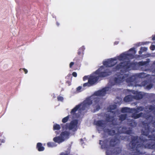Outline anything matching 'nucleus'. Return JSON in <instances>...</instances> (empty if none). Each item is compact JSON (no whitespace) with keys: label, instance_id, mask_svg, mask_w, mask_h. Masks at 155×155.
<instances>
[{"label":"nucleus","instance_id":"1","mask_svg":"<svg viewBox=\"0 0 155 155\" xmlns=\"http://www.w3.org/2000/svg\"><path fill=\"white\" fill-rule=\"evenodd\" d=\"M110 90L111 88L106 87L95 92L93 95L87 98L82 103L76 106L71 110L70 115L62 119V122L65 123L69 119L70 120L71 119H72L78 117L79 115H78L76 114V112H78L80 113L82 110L87 108L91 104H93V105L96 108V110H98L100 109V105L101 104L99 100V97L108 93Z\"/></svg>","mask_w":155,"mask_h":155},{"label":"nucleus","instance_id":"2","mask_svg":"<svg viewBox=\"0 0 155 155\" xmlns=\"http://www.w3.org/2000/svg\"><path fill=\"white\" fill-rule=\"evenodd\" d=\"M136 52L134 48H132L127 52H125L114 58L110 59L111 66L117 63V60L122 61L117 66L114 71H116L120 69H122L120 70L121 71H123L124 70L127 71L134 69V67L136 65V64L135 63H130L128 60L129 59L133 58V55L135 54Z\"/></svg>","mask_w":155,"mask_h":155},{"label":"nucleus","instance_id":"3","mask_svg":"<svg viewBox=\"0 0 155 155\" xmlns=\"http://www.w3.org/2000/svg\"><path fill=\"white\" fill-rule=\"evenodd\" d=\"M145 110L146 112V114L144 115H143L142 113H140L138 114H134L133 115L131 118L137 119L141 116L145 117L147 121L149 122V123L148 124L147 123H144L145 124V129L144 131H143V135L147 136L149 134H150V133H152L153 132V137H151V136L149 135L148 137L150 138L149 139L150 140H155V136L154 135V131L151 129V128H150V125L152 124L153 122V121L152 120V117L149 116V114H148L149 112H152L155 114V109H154L153 106H150L147 107Z\"/></svg>","mask_w":155,"mask_h":155},{"label":"nucleus","instance_id":"4","mask_svg":"<svg viewBox=\"0 0 155 155\" xmlns=\"http://www.w3.org/2000/svg\"><path fill=\"white\" fill-rule=\"evenodd\" d=\"M78 121L76 120L72 121L70 124H67L62 126V131L59 136L54 137L53 141L56 143H60L68 139L69 137V130L73 131L77 129Z\"/></svg>","mask_w":155,"mask_h":155},{"label":"nucleus","instance_id":"5","mask_svg":"<svg viewBox=\"0 0 155 155\" xmlns=\"http://www.w3.org/2000/svg\"><path fill=\"white\" fill-rule=\"evenodd\" d=\"M111 72L107 68L101 66L89 78L88 82L83 84V87H89L96 83L99 77H105L110 75Z\"/></svg>","mask_w":155,"mask_h":155},{"label":"nucleus","instance_id":"6","mask_svg":"<svg viewBox=\"0 0 155 155\" xmlns=\"http://www.w3.org/2000/svg\"><path fill=\"white\" fill-rule=\"evenodd\" d=\"M149 142H147V141L145 140H143L139 138L138 139L136 137H133L132 140L130 145L132 149L131 151L132 155H138L139 151L138 150V148L140 147H145L148 148H152L153 147L152 145L148 144Z\"/></svg>","mask_w":155,"mask_h":155},{"label":"nucleus","instance_id":"7","mask_svg":"<svg viewBox=\"0 0 155 155\" xmlns=\"http://www.w3.org/2000/svg\"><path fill=\"white\" fill-rule=\"evenodd\" d=\"M136 78L135 75L130 77L127 74H120L115 76L111 84L112 85H122L125 83H133Z\"/></svg>","mask_w":155,"mask_h":155},{"label":"nucleus","instance_id":"8","mask_svg":"<svg viewBox=\"0 0 155 155\" xmlns=\"http://www.w3.org/2000/svg\"><path fill=\"white\" fill-rule=\"evenodd\" d=\"M131 92L134 94V95H129L126 96L124 98L125 101L128 102L133 100L134 99H139L143 97V93L142 92H138L134 91H131Z\"/></svg>","mask_w":155,"mask_h":155},{"label":"nucleus","instance_id":"9","mask_svg":"<svg viewBox=\"0 0 155 155\" xmlns=\"http://www.w3.org/2000/svg\"><path fill=\"white\" fill-rule=\"evenodd\" d=\"M115 131L114 130L112 129L110 130H109L108 129L106 130V129H104V131L106 133H107L111 135H114L117 134H121L124 133L127 134L130 133V130H126L125 128L120 127L115 129Z\"/></svg>","mask_w":155,"mask_h":155},{"label":"nucleus","instance_id":"10","mask_svg":"<svg viewBox=\"0 0 155 155\" xmlns=\"http://www.w3.org/2000/svg\"><path fill=\"white\" fill-rule=\"evenodd\" d=\"M143 110V108L141 107H138L137 109H130L127 107H124L121 110V112L122 113H133L134 112H138Z\"/></svg>","mask_w":155,"mask_h":155},{"label":"nucleus","instance_id":"11","mask_svg":"<svg viewBox=\"0 0 155 155\" xmlns=\"http://www.w3.org/2000/svg\"><path fill=\"white\" fill-rule=\"evenodd\" d=\"M94 124L97 126V129L98 131L104 129L105 124L103 121H95Z\"/></svg>","mask_w":155,"mask_h":155},{"label":"nucleus","instance_id":"12","mask_svg":"<svg viewBox=\"0 0 155 155\" xmlns=\"http://www.w3.org/2000/svg\"><path fill=\"white\" fill-rule=\"evenodd\" d=\"M61 128L60 126L59 125L55 124L53 126V128L54 130H57L55 132V134H56L57 135L59 134V131L58 130L60 129Z\"/></svg>","mask_w":155,"mask_h":155},{"label":"nucleus","instance_id":"13","mask_svg":"<svg viewBox=\"0 0 155 155\" xmlns=\"http://www.w3.org/2000/svg\"><path fill=\"white\" fill-rule=\"evenodd\" d=\"M103 64L106 67H111V64L110 62V59H107L103 62Z\"/></svg>","mask_w":155,"mask_h":155},{"label":"nucleus","instance_id":"14","mask_svg":"<svg viewBox=\"0 0 155 155\" xmlns=\"http://www.w3.org/2000/svg\"><path fill=\"white\" fill-rule=\"evenodd\" d=\"M119 141L117 139H112L109 143L110 146H114L119 143Z\"/></svg>","mask_w":155,"mask_h":155},{"label":"nucleus","instance_id":"15","mask_svg":"<svg viewBox=\"0 0 155 155\" xmlns=\"http://www.w3.org/2000/svg\"><path fill=\"white\" fill-rule=\"evenodd\" d=\"M37 147L39 151H42L45 149L44 147H42V144L40 143H38L37 144Z\"/></svg>","mask_w":155,"mask_h":155},{"label":"nucleus","instance_id":"16","mask_svg":"<svg viewBox=\"0 0 155 155\" xmlns=\"http://www.w3.org/2000/svg\"><path fill=\"white\" fill-rule=\"evenodd\" d=\"M116 107V106L115 105H111L108 108V112H110L112 113V114L113 113V111L112 110L114 109Z\"/></svg>","mask_w":155,"mask_h":155},{"label":"nucleus","instance_id":"17","mask_svg":"<svg viewBox=\"0 0 155 155\" xmlns=\"http://www.w3.org/2000/svg\"><path fill=\"white\" fill-rule=\"evenodd\" d=\"M47 145L48 147H53L56 146L53 142H48L47 143Z\"/></svg>","mask_w":155,"mask_h":155},{"label":"nucleus","instance_id":"18","mask_svg":"<svg viewBox=\"0 0 155 155\" xmlns=\"http://www.w3.org/2000/svg\"><path fill=\"white\" fill-rule=\"evenodd\" d=\"M147 50V48L145 47H143L141 48L140 51H139V53L141 54L142 52L146 51Z\"/></svg>","mask_w":155,"mask_h":155},{"label":"nucleus","instance_id":"19","mask_svg":"<svg viewBox=\"0 0 155 155\" xmlns=\"http://www.w3.org/2000/svg\"><path fill=\"white\" fill-rule=\"evenodd\" d=\"M126 116V115L125 114L121 115L120 117V120L122 121L124 120L125 119Z\"/></svg>","mask_w":155,"mask_h":155},{"label":"nucleus","instance_id":"20","mask_svg":"<svg viewBox=\"0 0 155 155\" xmlns=\"http://www.w3.org/2000/svg\"><path fill=\"white\" fill-rule=\"evenodd\" d=\"M93 74H91L90 76H84L83 78V81H85L87 79L88 80L89 78H90Z\"/></svg>","mask_w":155,"mask_h":155},{"label":"nucleus","instance_id":"21","mask_svg":"<svg viewBox=\"0 0 155 155\" xmlns=\"http://www.w3.org/2000/svg\"><path fill=\"white\" fill-rule=\"evenodd\" d=\"M107 120L109 121H113V117L111 116H108L107 117Z\"/></svg>","mask_w":155,"mask_h":155},{"label":"nucleus","instance_id":"22","mask_svg":"<svg viewBox=\"0 0 155 155\" xmlns=\"http://www.w3.org/2000/svg\"><path fill=\"white\" fill-rule=\"evenodd\" d=\"M77 91L78 92H80L84 90V88H83L81 86H79L77 88Z\"/></svg>","mask_w":155,"mask_h":155},{"label":"nucleus","instance_id":"23","mask_svg":"<svg viewBox=\"0 0 155 155\" xmlns=\"http://www.w3.org/2000/svg\"><path fill=\"white\" fill-rule=\"evenodd\" d=\"M58 101H62L64 100V98L63 97L61 96H58Z\"/></svg>","mask_w":155,"mask_h":155},{"label":"nucleus","instance_id":"24","mask_svg":"<svg viewBox=\"0 0 155 155\" xmlns=\"http://www.w3.org/2000/svg\"><path fill=\"white\" fill-rule=\"evenodd\" d=\"M150 49L152 50H154L155 49V46L153 45H152L150 47Z\"/></svg>","mask_w":155,"mask_h":155},{"label":"nucleus","instance_id":"25","mask_svg":"<svg viewBox=\"0 0 155 155\" xmlns=\"http://www.w3.org/2000/svg\"><path fill=\"white\" fill-rule=\"evenodd\" d=\"M146 63V62H141L139 63V65H143Z\"/></svg>","mask_w":155,"mask_h":155},{"label":"nucleus","instance_id":"26","mask_svg":"<svg viewBox=\"0 0 155 155\" xmlns=\"http://www.w3.org/2000/svg\"><path fill=\"white\" fill-rule=\"evenodd\" d=\"M152 86V85L151 84H150L149 85H147V89H150Z\"/></svg>","mask_w":155,"mask_h":155},{"label":"nucleus","instance_id":"27","mask_svg":"<svg viewBox=\"0 0 155 155\" xmlns=\"http://www.w3.org/2000/svg\"><path fill=\"white\" fill-rule=\"evenodd\" d=\"M72 75L74 77H76L77 76V74L75 72H73L72 73Z\"/></svg>","mask_w":155,"mask_h":155},{"label":"nucleus","instance_id":"28","mask_svg":"<svg viewBox=\"0 0 155 155\" xmlns=\"http://www.w3.org/2000/svg\"><path fill=\"white\" fill-rule=\"evenodd\" d=\"M74 63L73 62H71L70 64V65H69L70 67V68H71L72 67V66L74 65Z\"/></svg>","mask_w":155,"mask_h":155},{"label":"nucleus","instance_id":"29","mask_svg":"<svg viewBox=\"0 0 155 155\" xmlns=\"http://www.w3.org/2000/svg\"><path fill=\"white\" fill-rule=\"evenodd\" d=\"M85 49V47L84 46H82L80 49V50H82V51H83Z\"/></svg>","mask_w":155,"mask_h":155},{"label":"nucleus","instance_id":"30","mask_svg":"<svg viewBox=\"0 0 155 155\" xmlns=\"http://www.w3.org/2000/svg\"><path fill=\"white\" fill-rule=\"evenodd\" d=\"M23 70L25 72V74H27L28 73V70L25 69V68H23Z\"/></svg>","mask_w":155,"mask_h":155},{"label":"nucleus","instance_id":"31","mask_svg":"<svg viewBox=\"0 0 155 155\" xmlns=\"http://www.w3.org/2000/svg\"><path fill=\"white\" fill-rule=\"evenodd\" d=\"M129 124H130L133 127L135 126L136 125V124L135 123H134V125H133L132 123H129Z\"/></svg>","mask_w":155,"mask_h":155},{"label":"nucleus","instance_id":"32","mask_svg":"<svg viewBox=\"0 0 155 155\" xmlns=\"http://www.w3.org/2000/svg\"><path fill=\"white\" fill-rule=\"evenodd\" d=\"M142 85L143 86H146L147 85V84L146 83V82H143L142 83Z\"/></svg>","mask_w":155,"mask_h":155},{"label":"nucleus","instance_id":"33","mask_svg":"<svg viewBox=\"0 0 155 155\" xmlns=\"http://www.w3.org/2000/svg\"><path fill=\"white\" fill-rule=\"evenodd\" d=\"M105 142H104V144H102L101 145V147L102 148H105V145H104V143Z\"/></svg>","mask_w":155,"mask_h":155},{"label":"nucleus","instance_id":"34","mask_svg":"<svg viewBox=\"0 0 155 155\" xmlns=\"http://www.w3.org/2000/svg\"><path fill=\"white\" fill-rule=\"evenodd\" d=\"M0 141L2 143H4L5 142V140L4 139H1Z\"/></svg>","mask_w":155,"mask_h":155},{"label":"nucleus","instance_id":"35","mask_svg":"<svg viewBox=\"0 0 155 155\" xmlns=\"http://www.w3.org/2000/svg\"><path fill=\"white\" fill-rule=\"evenodd\" d=\"M118 150V151L116 153H115L116 154H117V153H119V152H120V149H119V148H118L117 149Z\"/></svg>","mask_w":155,"mask_h":155},{"label":"nucleus","instance_id":"36","mask_svg":"<svg viewBox=\"0 0 155 155\" xmlns=\"http://www.w3.org/2000/svg\"><path fill=\"white\" fill-rule=\"evenodd\" d=\"M118 43H119L118 41H115V42H114V44L115 45H116L118 44Z\"/></svg>","mask_w":155,"mask_h":155},{"label":"nucleus","instance_id":"37","mask_svg":"<svg viewBox=\"0 0 155 155\" xmlns=\"http://www.w3.org/2000/svg\"><path fill=\"white\" fill-rule=\"evenodd\" d=\"M141 78H143V77L144 76V74H143V73H141Z\"/></svg>","mask_w":155,"mask_h":155},{"label":"nucleus","instance_id":"38","mask_svg":"<svg viewBox=\"0 0 155 155\" xmlns=\"http://www.w3.org/2000/svg\"><path fill=\"white\" fill-rule=\"evenodd\" d=\"M152 39L154 40H155V36Z\"/></svg>","mask_w":155,"mask_h":155},{"label":"nucleus","instance_id":"39","mask_svg":"<svg viewBox=\"0 0 155 155\" xmlns=\"http://www.w3.org/2000/svg\"><path fill=\"white\" fill-rule=\"evenodd\" d=\"M101 142H102V141H101V140H100L99 143H100V144H102V143H101Z\"/></svg>","mask_w":155,"mask_h":155},{"label":"nucleus","instance_id":"40","mask_svg":"<svg viewBox=\"0 0 155 155\" xmlns=\"http://www.w3.org/2000/svg\"><path fill=\"white\" fill-rule=\"evenodd\" d=\"M106 153V154H107V155L108 154V151H107Z\"/></svg>","mask_w":155,"mask_h":155},{"label":"nucleus","instance_id":"41","mask_svg":"<svg viewBox=\"0 0 155 155\" xmlns=\"http://www.w3.org/2000/svg\"><path fill=\"white\" fill-rule=\"evenodd\" d=\"M61 155H67L65 153H62Z\"/></svg>","mask_w":155,"mask_h":155},{"label":"nucleus","instance_id":"42","mask_svg":"<svg viewBox=\"0 0 155 155\" xmlns=\"http://www.w3.org/2000/svg\"><path fill=\"white\" fill-rule=\"evenodd\" d=\"M78 54H80V52L79 51V52H78Z\"/></svg>","mask_w":155,"mask_h":155},{"label":"nucleus","instance_id":"43","mask_svg":"<svg viewBox=\"0 0 155 155\" xmlns=\"http://www.w3.org/2000/svg\"><path fill=\"white\" fill-rule=\"evenodd\" d=\"M109 143L108 142H107V144H108Z\"/></svg>","mask_w":155,"mask_h":155},{"label":"nucleus","instance_id":"44","mask_svg":"<svg viewBox=\"0 0 155 155\" xmlns=\"http://www.w3.org/2000/svg\"><path fill=\"white\" fill-rule=\"evenodd\" d=\"M152 127H153V129L155 128V127H154V126H152Z\"/></svg>","mask_w":155,"mask_h":155},{"label":"nucleus","instance_id":"45","mask_svg":"<svg viewBox=\"0 0 155 155\" xmlns=\"http://www.w3.org/2000/svg\"><path fill=\"white\" fill-rule=\"evenodd\" d=\"M21 69H19V71H21Z\"/></svg>","mask_w":155,"mask_h":155},{"label":"nucleus","instance_id":"46","mask_svg":"<svg viewBox=\"0 0 155 155\" xmlns=\"http://www.w3.org/2000/svg\"><path fill=\"white\" fill-rule=\"evenodd\" d=\"M154 64H155V61H154Z\"/></svg>","mask_w":155,"mask_h":155},{"label":"nucleus","instance_id":"47","mask_svg":"<svg viewBox=\"0 0 155 155\" xmlns=\"http://www.w3.org/2000/svg\"><path fill=\"white\" fill-rule=\"evenodd\" d=\"M82 140V139H81V141Z\"/></svg>","mask_w":155,"mask_h":155},{"label":"nucleus","instance_id":"48","mask_svg":"<svg viewBox=\"0 0 155 155\" xmlns=\"http://www.w3.org/2000/svg\"><path fill=\"white\" fill-rule=\"evenodd\" d=\"M121 139H124L122 138H121Z\"/></svg>","mask_w":155,"mask_h":155}]
</instances>
